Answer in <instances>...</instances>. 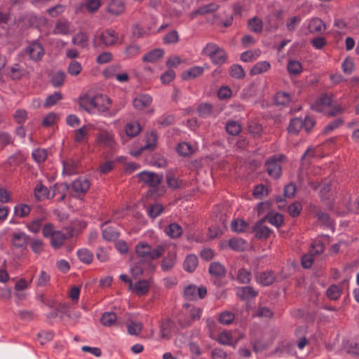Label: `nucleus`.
I'll return each mask as SVG.
<instances>
[{"label": "nucleus", "instance_id": "obj_1", "mask_svg": "<svg viewBox=\"0 0 359 359\" xmlns=\"http://www.w3.org/2000/svg\"><path fill=\"white\" fill-rule=\"evenodd\" d=\"M79 105L81 109L90 114H104L113 116L116 114V111H109L111 100L107 95L104 94L98 93L95 95H83L79 99Z\"/></svg>", "mask_w": 359, "mask_h": 359}, {"label": "nucleus", "instance_id": "obj_2", "mask_svg": "<svg viewBox=\"0 0 359 359\" xmlns=\"http://www.w3.org/2000/svg\"><path fill=\"white\" fill-rule=\"evenodd\" d=\"M165 250V245H159L152 248L146 242H140L135 247L137 255L146 260H155L160 258Z\"/></svg>", "mask_w": 359, "mask_h": 359}, {"label": "nucleus", "instance_id": "obj_3", "mask_svg": "<svg viewBox=\"0 0 359 359\" xmlns=\"http://www.w3.org/2000/svg\"><path fill=\"white\" fill-rule=\"evenodd\" d=\"M312 109L325 115L333 116L343 111L340 106H332V98L327 95H323L312 105Z\"/></svg>", "mask_w": 359, "mask_h": 359}, {"label": "nucleus", "instance_id": "obj_4", "mask_svg": "<svg viewBox=\"0 0 359 359\" xmlns=\"http://www.w3.org/2000/svg\"><path fill=\"white\" fill-rule=\"evenodd\" d=\"M107 126L105 122H98L95 125L94 129L98 131L95 141L99 145L113 149L116 145L114 135L107 129Z\"/></svg>", "mask_w": 359, "mask_h": 359}, {"label": "nucleus", "instance_id": "obj_5", "mask_svg": "<svg viewBox=\"0 0 359 359\" xmlns=\"http://www.w3.org/2000/svg\"><path fill=\"white\" fill-rule=\"evenodd\" d=\"M202 53L208 56L216 65H222L226 61V53L224 50L212 43H208L203 49Z\"/></svg>", "mask_w": 359, "mask_h": 359}, {"label": "nucleus", "instance_id": "obj_6", "mask_svg": "<svg viewBox=\"0 0 359 359\" xmlns=\"http://www.w3.org/2000/svg\"><path fill=\"white\" fill-rule=\"evenodd\" d=\"M315 125L313 118L310 116L292 118L287 128L288 133L290 135H297L302 128L306 132H309Z\"/></svg>", "mask_w": 359, "mask_h": 359}, {"label": "nucleus", "instance_id": "obj_7", "mask_svg": "<svg viewBox=\"0 0 359 359\" xmlns=\"http://www.w3.org/2000/svg\"><path fill=\"white\" fill-rule=\"evenodd\" d=\"M139 180L147 186L156 189L163 180V176L153 172L142 171L138 173Z\"/></svg>", "mask_w": 359, "mask_h": 359}, {"label": "nucleus", "instance_id": "obj_8", "mask_svg": "<svg viewBox=\"0 0 359 359\" xmlns=\"http://www.w3.org/2000/svg\"><path fill=\"white\" fill-rule=\"evenodd\" d=\"M156 141H157V135L155 132L151 131L147 133L145 136V144L142 146L140 149H133L130 150V154L137 157L141 154L142 151L144 150H154L156 147Z\"/></svg>", "mask_w": 359, "mask_h": 359}, {"label": "nucleus", "instance_id": "obj_9", "mask_svg": "<svg viewBox=\"0 0 359 359\" xmlns=\"http://www.w3.org/2000/svg\"><path fill=\"white\" fill-rule=\"evenodd\" d=\"M90 181L85 177H79L72 182L71 188L76 196L86 194L90 189Z\"/></svg>", "mask_w": 359, "mask_h": 359}, {"label": "nucleus", "instance_id": "obj_10", "mask_svg": "<svg viewBox=\"0 0 359 359\" xmlns=\"http://www.w3.org/2000/svg\"><path fill=\"white\" fill-rule=\"evenodd\" d=\"M207 294V290L205 287H196L195 285H189L184 288V294L185 297L190 300L203 299Z\"/></svg>", "mask_w": 359, "mask_h": 359}, {"label": "nucleus", "instance_id": "obj_11", "mask_svg": "<svg viewBox=\"0 0 359 359\" xmlns=\"http://www.w3.org/2000/svg\"><path fill=\"white\" fill-rule=\"evenodd\" d=\"M304 25L307 26L311 34H322L326 29L325 23L318 18L307 20Z\"/></svg>", "mask_w": 359, "mask_h": 359}, {"label": "nucleus", "instance_id": "obj_12", "mask_svg": "<svg viewBox=\"0 0 359 359\" xmlns=\"http://www.w3.org/2000/svg\"><path fill=\"white\" fill-rule=\"evenodd\" d=\"M28 236L22 231H15L12 233L11 242L13 246L18 249H25L27 245Z\"/></svg>", "mask_w": 359, "mask_h": 359}, {"label": "nucleus", "instance_id": "obj_13", "mask_svg": "<svg viewBox=\"0 0 359 359\" xmlns=\"http://www.w3.org/2000/svg\"><path fill=\"white\" fill-rule=\"evenodd\" d=\"M26 53L29 55L30 59L35 61L40 60L44 54L42 46L37 41L30 43L26 49Z\"/></svg>", "mask_w": 359, "mask_h": 359}, {"label": "nucleus", "instance_id": "obj_14", "mask_svg": "<svg viewBox=\"0 0 359 359\" xmlns=\"http://www.w3.org/2000/svg\"><path fill=\"white\" fill-rule=\"evenodd\" d=\"M266 171L268 174L273 177L278 178L281 173V166L275 156L271 157L266 162Z\"/></svg>", "mask_w": 359, "mask_h": 359}, {"label": "nucleus", "instance_id": "obj_15", "mask_svg": "<svg viewBox=\"0 0 359 359\" xmlns=\"http://www.w3.org/2000/svg\"><path fill=\"white\" fill-rule=\"evenodd\" d=\"M95 125H84L74 131V140L77 143H82L88 139V133L91 128L94 129Z\"/></svg>", "mask_w": 359, "mask_h": 359}, {"label": "nucleus", "instance_id": "obj_16", "mask_svg": "<svg viewBox=\"0 0 359 359\" xmlns=\"http://www.w3.org/2000/svg\"><path fill=\"white\" fill-rule=\"evenodd\" d=\"M72 32L71 22L67 20L62 19L58 20L53 29V34L68 35Z\"/></svg>", "mask_w": 359, "mask_h": 359}, {"label": "nucleus", "instance_id": "obj_17", "mask_svg": "<svg viewBox=\"0 0 359 359\" xmlns=\"http://www.w3.org/2000/svg\"><path fill=\"white\" fill-rule=\"evenodd\" d=\"M100 39L104 45L111 46L117 41L118 34L114 30L107 29L100 34Z\"/></svg>", "mask_w": 359, "mask_h": 359}, {"label": "nucleus", "instance_id": "obj_18", "mask_svg": "<svg viewBox=\"0 0 359 359\" xmlns=\"http://www.w3.org/2000/svg\"><path fill=\"white\" fill-rule=\"evenodd\" d=\"M117 67L111 66L104 72V74L107 78H114L120 83L126 82L128 80V75L126 72L116 73Z\"/></svg>", "mask_w": 359, "mask_h": 359}, {"label": "nucleus", "instance_id": "obj_19", "mask_svg": "<svg viewBox=\"0 0 359 359\" xmlns=\"http://www.w3.org/2000/svg\"><path fill=\"white\" fill-rule=\"evenodd\" d=\"M152 99L147 94L140 95L133 100V106L138 110H142L151 103Z\"/></svg>", "mask_w": 359, "mask_h": 359}, {"label": "nucleus", "instance_id": "obj_20", "mask_svg": "<svg viewBox=\"0 0 359 359\" xmlns=\"http://www.w3.org/2000/svg\"><path fill=\"white\" fill-rule=\"evenodd\" d=\"M210 274L216 278L224 277L226 274V269L223 264L218 262H212L208 269Z\"/></svg>", "mask_w": 359, "mask_h": 359}, {"label": "nucleus", "instance_id": "obj_21", "mask_svg": "<svg viewBox=\"0 0 359 359\" xmlns=\"http://www.w3.org/2000/svg\"><path fill=\"white\" fill-rule=\"evenodd\" d=\"M256 280L258 283L262 285H269L271 284L274 279L275 276L271 271H263L255 275Z\"/></svg>", "mask_w": 359, "mask_h": 359}, {"label": "nucleus", "instance_id": "obj_22", "mask_svg": "<svg viewBox=\"0 0 359 359\" xmlns=\"http://www.w3.org/2000/svg\"><path fill=\"white\" fill-rule=\"evenodd\" d=\"M150 287V281L147 280H140L136 282L135 284L133 283V289L137 295L142 296L146 294Z\"/></svg>", "mask_w": 359, "mask_h": 359}, {"label": "nucleus", "instance_id": "obj_23", "mask_svg": "<svg viewBox=\"0 0 359 359\" xmlns=\"http://www.w3.org/2000/svg\"><path fill=\"white\" fill-rule=\"evenodd\" d=\"M198 264V259L196 255L191 254L188 255L184 261L183 267L184 269L189 272L191 273L195 271L197 266Z\"/></svg>", "mask_w": 359, "mask_h": 359}, {"label": "nucleus", "instance_id": "obj_24", "mask_svg": "<svg viewBox=\"0 0 359 359\" xmlns=\"http://www.w3.org/2000/svg\"><path fill=\"white\" fill-rule=\"evenodd\" d=\"M271 68V64L266 60L257 62L250 69V74L255 76L266 72Z\"/></svg>", "mask_w": 359, "mask_h": 359}, {"label": "nucleus", "instance_id": "obj_25", "mask_svg": "<svg viewBox=\"0 0 359 359\" xmlns=\"http://www.w3.org/2000/svg\"><path fill=\"white\" fill-rule=\"evenodd\" d=\"M177 262V255L175 252L168 253L167 256L162 260L161 269L164 271H168L172 269Z\"/></svg>", "mask_w": 359, "mask_h": 359}, {"label": "nucleus", "instance_id": "obj_26", "mask_svg": "<svg viewBox=\"0 0 359 359\" xmlns=\"http://www.w3.org/2000/svg\"><path fill=\"white\" fill-rule=\"evenodd\" d=\"M264 221V219L257 222L253 229L255 236L261 239L267 238L271 233L270 229L263 224Z\"/></svg>", "mask_w": 359, "mask_h": 359}, {"label": "nucleus", "instance_id": "obj_27", "mask_svg": "<svg viewBox=\"0 0 359 359\" xmlns=\"http://www.w3.org/2000/svg\"><path fill=\"white\" fill-rule=\"evenodd\" d=\"M172 324L170 320L165 319L160 325V337L161 339H169L171 337Z\"/></svg>", "mask_w": 359, "mask_h": 359}, {"label": "nucleus", "instance_id": "obj_28", "mask_svg": "<svg viewBox=\"0 0 359 359\" xmlns=\"http://www.w3.org/2000/svg\"><path fill=\"white\" fill-rule=\"evenodd\" d=\"M227 245L231 250L239 252L244 251L248 247L246 241L240 238L229 239Z\"/></svg>", "mask_w": 359, "mask_h": 359}, {"label": "nucleus", "instance_id": "obj_29", "mask_svg": "<svg viewBox=\"0 0 359 359\" xmlns=\"http://www.w3.org/2000/svg\"><path fill=\"white\" fill-rule=\"evenodd\" d=\"M196 149V147L186 142L179 143L177 147L178 154L182 156H189L193 154Z\"/></svg>", "mask_w": 359, "mask_h": 359}, {"label": "nucleus", "instance_id": "obj_30", "mask_svg": "<svg viewBox=\"0 0 359 359\" xmlns=\"http://www.w3.org/2000/svg\"><path fill=\"white\" fill-rule=\"evenodd\" d=\"M34 196L39 201H43L46 198H49L50 193L46 186L39 183L36 184L34 189Z\"/></svg>", "mask_w": 359, "mask_h": 359}, {"label": "nucleus", "instance_id": "obj_31", "mask_svg": "<svg viewBox=\"0 0 359 359\" xmlns=\"http://www.w3.org/2000/svg\"><path fill=\"white\" fill-rule=\"evenodd\" d=\"M67 238V235L65 233L61 231H57L50 239V245L53 248L57 249L63 245Z\"/></svg>", "mask_w": 359, "mask_h": 359}, {"label": "nucleus", "instance_id": "obj_32", "mask_svg": "<svg viewBox=\"0 0 359 359\" xmlns=\"http://www.w3.org/2000/svg\"><path fill=\"white\" fill-rule=\"evenodd\" d=\"M125 6L122 0H112L108 6V11L114 15H119L123 12Z\"/></svg>", "mask_w": 359, "mask_h": 359}, {"label": "nucleus", "instance_id": "obj_33", "mask_svg": "<svg viewBox=\"0 0 359 359\" xmlns=\"http://www.w3.org/2000/svg\"><path fill=\"white\" fill-rule=\"evenodd\" d=\"M236 294L242 299L255 297L257 292L254 290L251 287H242L236 289Z\"/></svg>", "mask_w": 359, "mask_h": 359}, {"label": "nucleus", "instance_id": "obj_34", "mask_svg": "<svg viewBox=\"0 0 359 359\" xmlns=\"http://www.w3.org/2000/svg\"><path fill=\"white\" fill-rule=\"evenodd\" d=\"M88 38L86 33L80 32L72 37V42L74 45L81 48H86L88 45Z\"/></svg>", "mask_w": 359, "mask_h": 359}, {"label": "nucleus", "instance_id": "obj_35", "mask_svg": "<svg viewBox=\"0 0 359 359\" xmlns=\"http://www.w3.org/2000/svg\"><path fill=\"white\" fill-rule=\"evenodd\" d=\"M202 315V309L199 307H192L190 309V318L191 320H186L184 323L180 322V325L182 327H185L191 325L193 321L200 319Z\"/></svg>", "mask_w": 359, "mask_h": 359}, {"label": "nucleus", "instance_id": "obj_36", "mask_svg": "<svg viewBox=\"0 0 359 359\" xmlns=\"http://www.w3.org/2000/svg\"><path fill=\"white\" fill-rule=\"evenodd\" d=\"M102 234L103 238L108 241H114L118 237V231L109 226H103Z\"/></svg>", "mask_w": 359, "mask_h": 359}, {"label": "nucleus", "instance_id": "obj_37", "mask_svg": "<svg viewBox=\"0 0 359 359\" xmlns=\"http://www.w3.org/2000/svg\"><path fill=\"white\" fill-rule=\"evenodd\" d=\"M62 173L67 175H72L76 172L78 163L73 160H67L62 162Z\"/></svg>", "mask_w": 359, "mask_h": 359}, {"label": "nucleus", "instance_id": "obj_38", "mask_svg": "<svg viewBox=\"0 0 359 359\" xmlns=\"http://www.w3.org/2000/svg\"><path fill=\"white\" fill-rule=\"evenodd\" d=\"M165 231L167 235L172 238L180 237L183 232L182 226L177 223L170 224Z\"/></svg>", "mask_w": 359, "mask_h": 359}, {"label": "nucleus", "instance_id": "obj_39", "mask_svg": "<svg viewBox=\"0 0 359 359\" xmlns=\"http://www.w3.org/2000/svg\"><path fill=\"white\" fill-rule=\"evenodd\" d=\"M287 72L290 75H299L302 72V65L300 62L291 60L287 65Z\"/></svg>", "mask_w": 359, "mask_h": 359}, {"label": "nucleus", "instance_id": "obj_40", "mask_svg": "<svg viewBox=\"0 0 359 359\" xmlns=\"http://www.w3.org/2000/svg\"><path fill=\"white\" fill-rule=\"evenodd\" d=\"M291 100V96L288 93L284 91L278 92L274 97V102L277 105L285 106Z\"/></svg>", "mask_w": 359, "mask_h": 359}, {"label": "nucleus", "instance_id": "obj_41", "mask_svg": "<svg viewBox=\"0 0 359 359\" xmlns=\"http://www.w3.org/2000/svg\"><path fill=\"white\" fill-rule=\"evenodd\" d=\"M204 72V68L200 66H194L190 69H189L187 71L184 72L183 74V78L184 79H195L201 74H203Z\"/></svg>", "mask_w": 359, "mask_h": 359}, {"label": "nucleus", "instance_id": "obj_42", "mask_svg": "<svg viewBox=\"0 0 359 359\" xmlns=\"http://www.w3.org/2000/svg\"><path fill=\"white\" fill-rule=\"evenodd\" d=\"M125 131L128 137H135L141 131V127L139 123L134 121L126 124Z\"/></svg>", "mask_w": 359, "mask_h": 359}, {"label": "nucleus", "instance_id": "obj_43", "mask_svg": "<svg viewBox=\"0 0 359 359\" xmlns=\"http://www.w3.org/2000/svg\"><path fill=\"white\" fill-rule=\"evenodd\" d=\"M77 255L81 262L90 264L93 259V254L86 248H81L77 251Z\"/></svg>", "mask_w": 359, "mask_h": 359}, {"label": "nucleus", "instance_id": "obj_44", "mask_svg": "<svg viewBox=\"0 0 359 359\" xmlns=\"http://www.w3.org/2000/svg\"><path fill=\"white\" fill-rule=\"evenodd\" d=\"M260 54L259 49L247 50L241 55V60L245 62H251L258 58Z\"/></svg>", "mask_w": 359, "mask_h": 359}, {"label": "nucleus", "instance_id": "obj_45", "mask_svg": "<svg viewBox=\"0 0 359 359\" xmlns=\"http://www.w3.org/2000/svg\"><path fill=\"white\" fill-rule=\"evenodd\" d=\"M163 55V50L162 49H155L146 54L143 57V60L149 62H154L160 59Z\"/></svg>", "mask_w": 359, "mask_h": 359}, {"label": "nucleus", "instance_id": "obj_46", "mask_svg": "<svg viewBox=\"0 0 359 359\" xmlns=\"http://www.w3.org/2000/svg\"><path fill=\"white\" fill-rule=\"evenodd\" d=\"M229 74L233 79H241L245 77V72L241 65H233L230 67Z\"/></svg>", "mask_w": 359, "mask_h": 359}, {"label": "nucleus", "instance_id": "obj_47", "mask_svg": "<svg viewBox=\"0 0 359 359\" xmlns=\"http://www.w3.org/2000/svg\"><path fill=\"white\" fill-rule=\"evenodd\" d=\"M116 320V316L114 312H105L102 314L100 321L104 326L110 327Z\"/></svg>", "mask_w": 359, "mask_h": 359}, {"label": "nucleus", "instance_id": "obj_48", "mask_svg": "<svg viewBox=\"0 0 359 359\" xmlns=\"http://www.w3.org/2000/svg\"><path fill=\"white\" fill-rule=\"evenodd\" d=\"M197 111L199 116L203 118H206L214 115L212 106L208 103H203L200 104L197 109Z\"/></svg>", "mask_w": 359, "mask_h": 359}, {"label": "nucleus", "instance_id": "obj_49", "mask_svg": "<svg viewBox=\"0 0 359 359\" xmlns=\"http://www.w3.org/2000/svg\"><path fill=\"white\" fill-rule=\"evenodd\" d=\"M82 71V66L80 62L73 60L70 62L67 67V72L69 75L76 76Z\"/></svg>", "mask_w": 359, "mask_h": 359}, {"label": "nucleus", "instance_id": "obj_50", "mask_svg": "<svg viewBox=\"0 0 359 359\" xmlns=\"http://www.w3.org/2000/svg\"><path fill=\"white\" fill-rule=\"evenodd\" d=\"M142 324L140 322L131 321L127 325V330L130 335H138L142 330Z\"/></svg>", "mask_w": 359, "mask_h": 359}, {"label": "nucleus", "instance_id": "obj_51", "mask_svg": "<svg viewBox=\"0 0 359 359\" xmlns=\"http://www.w3.org/2000/svg\"><path fill=\"white\" fill-rule=\"evenodd\" d=\"M233 337L230 332L223 331L220 332L217 337V341L222 345H231Z\"/></svg>", "mask_w": 359, "mask_h": 359}, {"label": "nucleus", "instance_id": "obj_52", "mask_svg": "<svg viewBox=\"0 0 359 359\" xmlns=\"http://www.w3.org/2000/svg\"><path fill=\"white\" fill-rule=\"evenodd\" d=\"M270 224L278 227L283 222V216L279 213H271L267 215L266 218Z\"/></svg>", "mask_w": 359, "mask_h": 359}, {"label": "nucleus", "instance_id": "obj_53", "mask_svg": "<svg viewBox=\"0 0 359 359\" xmlns=\"http://www.w3.org/2000/svg\"><path fill=\"white\" fill-rule=\"evenodd\" d=\"M48 156L47 151L45 149H36L32 151V157L37 163L43 162Z\"/></svg>", "mask_w": 359, "mask_h": 359}, {"label": "nucleus", "instance_id": "obj_54", "mask_svg": "<svg viewBox=\"0 0 359 359\" xmlns=\"http://www.w3.org/2000/svg\"><path fill=\"white\" fill-rule=\"evenodd\" d=\"M163 210V208L162 205L154 203L148 208L147 214L150 217L156 218L162 213Z\"/></svg>", "mask_w": 359, "mask_h": 359}, {"label": "nucleus", "instance_id": "obj_55", "mask_svg": "<svg viewBox=\"0 0 359 359\" xmlns=\"http://www.w3.org/2000/svg\"><path fill=\"white\" fill-rule=\"evenodd\" d=\"M14 212L16 216L24 217L30 212V208L26 204H18L14 208Z\"/></svg>", "mask_w": 359, "mask_h": 359}, {"label": "nucleus", "instance_id": "obj_56", "mask_svg": "<svg viewBox=\"0 0 359 359\" xmlns=\"http://www.w3.org/2000/svg\"><path fill=\"white\" fill-rule=\"evenodd\" d=\"M241 126L236 121H229L226 125V130L227 133L231 135H236L241 131Z\"/></svg>", "mask_w": 359, "mask_h": 359}, {"label": "nucleus", "instance_id": "obj_57", "mask_svg": "<svg viewBox=\"0 0 359 359\" xmlns=\"http://www.w3.org/2000/svg\"><path fill=\"white\" fill-rule=\"evenodd\" d=\"M341 291L339 286L332 285L327 290V295L332 300L337 299L341 295Z\"/></svg>", "mask_w": 359, "mask_h": 359}, {"label": "nucleus", "instance_id": "obj_58", "mask_svg": "<svg viewBox=\"0 0 359 359\" xmlns=\"http://www.w3.org/2000/svg\"><path fill=\"white\" fill-rule=\"evenodd\" d=\"M231 226L233 231L241 233L245 230L247 223L243 219H234L231 222Z\"/></svg>", "mask_w": 359, "mask_h": 359}, {"label": "nucleus", "instance_id": "obj_59", "mask_svg": "<svg viewBox=\"0 0 359 359\" xmlns=\"http://www.w3.org/2000/svg\"><path fill=\"white\" fill-rule=\"evenodd\" d=\"M268 195V189L263 184L255 187L253 191V196L257 199H262Z\"/></svg>", "mask_w": 359, "mask_h": 359}, {"label": "nucleus", "instance_id": "obj_60", "mask_svg": "<svg viewBox=\"0 0 359 359\" xmlns=\"http://www.w3.org/2000/svg\"><path fill=\"white\" fill-rule=\"evenodd\" d=\"M65 79V72L62 71H59L53 74V76L51 79V83L54 86L58 87L63 84Z\"/></svg>", "mask_w": 359, "mask_h": 359}, {"label": "nucleus", "instance_id": "obj_61", "mask_svg": "<svg viewBox=\"0 0 359 359\" xmlns=\"http://www.w3.org/2000/svg\"><path fill=\"white\" fill-rule=\"evenodd\" d=\"M248 27L251 31L259 32L262 30V22L257 18H253L249 20Z\"/></svg>", "mask_w": 359, "mask_h": 359}, {"label": "nucleus", "instance_id": "obj_62", "mask_svg": "<svg viewBox=\"0 0 359 359\" xmlns=\"http://www.w3.org/2000/svg\"><path fill=\"white\" fill-rule=\"evenodd\" d=\"M251 279V273L246 269H241L238 271L237 280L241 283H248Z\"/></svg>", "mask_w": 359, "mask_h": 359}, {"label": "nucleus", "instance_id": "obj_63", "mask_svg": "<svg viewBox=\"0 0 359 359\" xmlns=\"http://www.w3.org/2000/svg\"><path fill=\"white\" fill-rule=\"evenodd\" d=\"M234 315L230 311H224L219 315V321L224 325H229L233 322Z\"/></svg>", "mask_w": 359, "mask_h": 359}, {"label": "nucleus", "instance_id": "obj_64", "mask_svg": "<svg viewBox=\"0 0 359 359\" xmlns=\"http://www.w3.org/2000/svg\"><path fill=\"white\" fill-rule=\"evenodd\" d=\"M50 279V275L45 271H41L36 280V285L43 287L48 285Z\"/></svg>", "mask_w": 359, "mask_h": 359}]
</instances>
